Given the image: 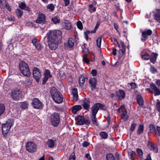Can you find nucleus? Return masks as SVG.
<instances>
[{"label":"nucleus","mask_w":160,"mask_h":160,"mask_svg":"<svg viewBox=\"0 0 160 160\" xmlns=\"http://www.w3.org/2000/svg\"><path fill=\"white\" fill-rule=\"evenodd\" d=\"M32 104L33 108L36 109H41L43 107L42 102L37 98L33 99Z\"/></svg>","instance_id":"obj_8"},{"label":"nucleus","mask_w":160,"mask_h":160,"mask_svg":"<svg viewBox=\"0 0 160 160\" xmlns=\"http://www.w3.org/2000/svg\"><path fill=\"white\" fill-rule=\"evenodd\" d=\"M77 26L80 30H82L83 28V26L82 22L80 21H78L77 22Z\"/></svg>","instance_id":"obj_43"},{"label":"nucleus","mask_w":160,"mask_h":160,"mask_svg":"<svg viewBox=\"0 0 160 160\" xmlns=\"http://www.w3.org/2000/svg\"><path fill=\"white\" fill-rule=\"evenodd\" d=\"M91 73L93 76H95L97 75V71L95 69H92L91 72Z\"/></svg>","instance_id":"obj_52"},{"label":"nucleus","mask_w":160,"mask_h":160,"mask_svg":"<svg viewBox=\"0 0 160 160\" xmlns=\"http://www.w3.org/2000/svg\"><path fill=\"white\" fill-rule=\"evenodd\" d=\"M137 152L139 157L140 158H142L143 155L142 151L141 149H137Z\"/></svg>","instance_id":"obj_44"},{"label":"nucleus","mask_w":160,"mask_h":160,"mask_svg":"<svg viewBox=\"0 0 160 160\" xmlns=\"http://www.w3.org/2000/svg\"><path fill=\"white\" fill-rule=\"evenodd\" d=\"M137 101L138 103L140 105L142 106L143 104V100L142 97L140 95L137 96Z\"/></svg>","instance_id":"obj_28"},{"label":"nucleus","mask_w":160,"mask_h":160,"mask_svg":"<svg viewBox=\"0 0 160 160\" xmlns=\"http://www.w3.org/2000/svg\"><path fill=\"white\" fill-rule=\"evenodd\" d=\"M117 98L119 100H121L125 97V92L122 90L119 89L116 92Z\"/></svg>","instance_id":"obj_13"},{"label":"nucleus","mask_w":160,"mask_h":160,"mask_svg":"<svg viewBox=\"0 0 160 160\" xmlns=\"http://www.w3.org/2000/svg\"><path fill=\"white\" fill-rule=\"evenodd\" d=\"M47 144L49 148H54L56 145V139L54 138L49 139L47 141Z\"/></svg>","instance_id":"obj_16"},{"label":"nucleus","mask_w":160,"mask_h":160,"mask_svg":"<svg viewBox=\"0 0 160 160\" xmlns=\"http://www.w3.org/2000/svg\"><path fill=\"white\" fill-rule=\"evenodd\" d=\"M32 81L30 79H28L26 81V83L28 85H30L31 84Z\"/></svg>","instance_id":"obj_59"},{"label":"nucleus","mask_w":160,"mask_h":160,"mask_svg":"<svg viewBox=\"0 0 160 160\" xmlns=\"http://www.w3.org/2000/svg\"><path fill=\"white\" fill-rule=\"evenodd\" d=\"M77 123L80 125L85 124L88 125L90 123V121L89 120H85L84 118L81 116H79L76 118Z\"/></svg>","instance_id":"obj_9"},{"label":"nucleus","mask_w":160,"mask_h":160,"mask_svg":"<svg viewBox=\"0 0 160 160\" xmlns=\"http://www.w3.org/2000/svg\"><path fill=\"white\" fill-rule=\"evenodd\" d=\"M16 13L18 17L19 18L21 17L22 15L23 11L19 9H18L16 10Z\"/></svg>","instance_id":"obj_39"},{"label":"nucleus","mask_w":160,"mask_h":160,"mask_svg":"<svg viewBox=\"0 0 160 160\" xmlns=\"http://www.w3.org/2000/svg\"><path fill=\"white\" fill-rule=\"evenodd\" d=\"M151 72L153 73H155L157 72V69L154 67L151 66L150 68Z\"/></svg>","instance_id":"obj_49"},{"label":"nucleus","mask_w":160,"mask_h":160,"mask_svg":"<svg viewBox=\"0 0 160 160\" xmlns=\"http://www.w3.org/2000/svg\"><path fill=\"white\" fill-rule=\"evenodd\" d=\"M148 146L150 148L151 150L154 152L157 153L158 151V148L157 145L154 143H152L149 141L148 142Z\"/></svg>","instance_id":"obj_19"},{"label":"nucleus","mask_w":160,"mask_h":160,"mask_svg":"<svg viewBox=\"0 0 160 160\" xmlns=\"http://www.w3.org/2000/svg\"><path fill=\"white\" fill-rule=\"evenodd\" d=\"M72 93V95L78 94L77 89L76 88H73Z\"/></svg>","instance_id":"obj_55"},{"label":"nucleus","mask_w":160,"mask_h":160,"mask_svg":"<svg viewBox=\"0 0 160 160\" xmlns=\"http://www.w3.org/2000/svg\"><path fill=\"white\" fill-rule=\"evenodd\" d=\"M120 49L119 50V57H121L122 55L125 53L126 52V48H122L120 49V47H119Z\"/></svg>","instance_id":"obj_30"},{"label":"nucleus","mask_w":160,"mask_h":160,"mask_svg":"<svg viewBox=\"0 0 160 160\" xmlns=\"http://www.w3.org/2000/svg\"><path fill=\"white\" fill-rule=\"evenodd\" d=\"M26 150L29 152L33 153L35 152L37 148L36 144L33 142H28L26 144Z\"/></svg>","instance_id":"obj_5"},{"label":"nucleus","mask_w":160,"mask_h":160,"mask_svg":"<svg viewBox=\"0 0 160 160\" xmlns=\"http://www.w3.org/2000/svg\"><path fill=\"white\" fill-rule=\"evenodd\" d=\"M52 76L50 71L48 70H45L44 72V77L43 78L42 84H45L48 79Z\"/></svg>","instance_id":"obj_18"},{"label":"nucleus","mask_w":160,"mask_h":160,"mask_svg":"<svg viewBox=\"0 0 160 160\" xmlns=\"http://www.w3.org/2000/svg\"><path fill=\"white\" fill-rule=\"evenodd\" d=\"M130 85L131 86V88L132 89H134L136 88L137 85L135 83L133 82L130 84Z\"/></svg>","instance_id":"obj_57"},{"label":"nucleus","mask_w":160,"mask_h":160,"mask_svg":"<svg viewBox=\"0 0 160 160\" xmlns=\"http://www.w3.org/2000/svg\"><path fill=\"white\" fill-rule=\"evenodd\" d=\"M149 131L150 133H153L156 131L155 127L153 124H151L149 125Z\"/></svg>","instance_id":"obj_42"},{"label":"nucleus","mask_w":160,"mask_h":160,"mask_svg":"<svg viewBox=\"0 0 160 160\" xmlns=\"http://www.w3.org/2000/svg\"><path fill=\"white\" fill-rule=\"evenodd\" d=\"M51 93L53 100L57 103H62L63 100V97L62 94L57 90L54 89V91L52 89L51 90Z\"/></svg>","instance_id":"obj_2"},{"label":"nucleus","mask_w":160,"mask_h":160,"mask_svg":"<svg viewBox=\"0 0 160 160\" xmlns=\"http://www.w3.org/2000/svg\"><path fill=\"white\" fill-rule=\"evenodd\" d=\"M82 108L81 106L76 105L72 107V111L73 113L76 114L77 112L80 110Z\"/></svg>","instance_id":"obj_24"},{"label":"nucleus","mask_w":160,"mask_h":160,"mask_svg":"<svg viewBox=\"0 0 160 160\" xmlns=\"http://www.w3.org/2000/svg\"><path fill=\"white\" fill-rule=\"evenodd\" d=\"M150 87L154 91L155 95H160V90L154 83H151L150 85Z\"/></svg>","instance_id":"obj_20"},{"label":"nucleus","mask_w":160,"mask_h":160,"mask_svg":"<svg viewBox=\"0 0 160 160\" xmlns=\"http://www.w3.org/2000/svg\"><path fill=\"white\" fill-rule=\"evenodd\" d=\"M5 109V105L2 103L0 104V116H1L4 112Z\"/></svg>","instance_id":"obj_29"},{"label":"nucleus","mask_w":160,"mask_h":160,"mask_svg":"<svg viewBox=\"0 0 160 160\" xmlns=\"http://www.w3.org/2000/svg\"><path fill=\"white\" fill-rule=\"evenodd\" d=\"M10 95L14 100L17 101L21 98L22 92L19 89L14 90L11 92Z\"/></svg>","instance_id":"obj_7"},{"label":"nucleus","mask_w":160,"mask_h":160,"mask_svg":"<svg viewBox=\"0 0 160 160\" xmlns=\"http://www.w3.org/2000/svg\"><path fill=\"white\" fill-rule=\"evenodd\" d=\"M64 1L65 2V6H67L69 5L70 2L69 0H64Z\"/></svg>","instance_id":"obj_60"},{"label":"nucleus","mask_w":160,"mask_h":160,"mask_svg":"<svg viewBox=\"0 0 160 160\" xmlns=\"http://www.w3.org/2000/svg\"><path fill=\"white\" fill-rule=\"evenodd\" d=\"M59 117L57 113H54L51 116V122L54 126H57L59 122Z\"/></svg>","instance_id":"obj_6"},{"label":"nucleus","mask_w":160,"mask_h":160,"mask_svg":"<svg viewBox=\"0 0 160 160\" xmlns=\"http://www.w3.org/2000/svg\"><path fill=\"white\" fill-rule=\"evenodd\" d=\"M126 112H125L123 113L121 116L122 119H123V120L125 121H126L127 119V118H126Z\"/></svg>","instance_id":"obj_53"},{"label":"nucleus","mask_w":160,"mask_h":160,"mask_svg":"<svg viewBox=\"0 0 160 160\" xmlns=\"http://www.w3.org/2000/svg\"><path fill=\"white\" fill-rule=\"evenodd\" d=\"M142 58L145 60H148L150 58V57L149 55L145 54L142 56Z\"/></svg>","instance_id":"obj_50"},{"label":"nucleus","mask_w":160,"mask_h":160,"mask_svg":"<svg viewBox=\"0 0 160 160\" xmlns=\"http://www.w3.org/2000/svg\"><path fill=\"white\" fill-rule=\"evenodd\" d=\"M32 42L33 44L35 46L38 50H40L42 48L41 45L38 40L36 39L32 40Z\"/></svg>","instance_id":"obj_22"},{"label":"nucleus","mask_w":160,"mask_h":160,"mask_svg":"<svg viewBox=\"0 0 160 160\" xmlns=\"http://www.w3.org/2000/svg\"><path fill=\"white\" fill-rule=\"evenodd\" d=\"M62 32L59 30L49 31L45 37L50 49L55 50L62 38Z\"/></svg>","instance_id":"obj_1"},{"label":"nucleus","mask_w":160,"mask_h":160,"mask_svg":"<svg viewBox=\"0 0 160 160\" xmlns=\"http://www.w3.org/2000/svg\"><path fill=\"white\" fill-rule=\"evenodd\" d=\"M52 21L54 24H56L59 23L60 22L59 19H58L57 17H54L52 18Z\"/></svg>","instance_id":"obj_40"},{"label":"nucleus","mask_w":160,"mask_h":160,"mask_svg":"<svg viewBox=\"0 0 160 160\" xmlns=\"http://www.w3.org/2000/svg\"><path fill=\"white\" fill-rule=\"evenodd\" d=\"M64 45L66 47L70 48H72L74 45L73 40L72 38H70L67 42L64 43Z\"/></svg>","instance_id":"obj_21"},{"label":"nucleus","mask_w":160,"mask_h":160,"mask_svg":"<svg viewBox=\"0 0 160 160\" xmlns=\"http://www.w3.org/2000/svg\"><path fill=\"white\" fill-rule=\"evenodd\" d=\"M82 106L85 109H88L90 106V101L87 98H84L83 100Z\"/></svg>","instance_id":"obj_23"},{"label":"nucleus","mask_w":160,"mask_h":160,"mask_svg":"<svg viewBox=\"0 0 160 160\" xmlns=\"http://www.w3.org/2000/svg\"><path fill=\"white\" fill-rule=\"evenodd\" d=\"M62 25L65 29L69 30L72 28V25L70 22L68 20H64L62 23Z\"/></svg>","instance_id":"obj_15"},{"label":"nucleus","mask_w":160,"mask_h":160,"mask_svg":"<svg viewBox=\"0 0 160 160\" xmlns=\"http://www.w3.org/2000/svg\"><path fill=\"white\" fill-rule=\"evenodd\" d=\"M145 160H152L151 155L150 154H148L147 158Z\"/></svg>","instance_id":"obj_64"},{"label":"nucleus","mask_w":160,"mask_h":160,"mask_svg":"<svg viewBox=\"0 0 160 160\" xmlns=\"http://www.w3.org/2000/svg\"><path fill=\"white\" fill-rule=\"evenodd\" d=\"M82 144L83 147H86L89 145V143L85 141Z\"/></svg>","instance_id":"obj_61"},{"label":"nucleus","mask_w":160,"mask_h":160,"mask_svg":"<svg viewBox=\"0 0 160 160\" xmlns=\"http://www.w3.org/2000/svg\"><path fill=\"white\" fill-rule=\"evenodd\" d=\"M89 11H92L93 12H95L96 10V8L94 7L92 4H90L89 6Z\"/></svg>","instance_id":"obj_45"},{"label":"nucleus","mask_w":160,"mask_h":160,"mask_svg":"<svg viewBox=\"0 0 160 160\" xmlns=\"http://www.w3.org/2000/svg\"><path fill=\"white\" fill-rule=\"evenodd\" d=\"M33 76L37 82H38L41 77V71L38 68L35 67L33 69Z\"/></svg>","instance_id":"obj_10"},{"label":"nucleus","mask_w":160,"mask_h":160,"mask_svg":"<svg viewBox=\"0 0 160 160\" xmlns=\"http://www.w3.org/2000/svg\"><path fill=\"white\" fill-rule=\"evenodd\" d=\"M144 126L142 125H140L139 126L138 128L137 131V133L138 134H140L142 133L143 131Z\"/></svg>","instance_id":"obj_31"},{"label":"nucleus","mask_w":160,"mask_h":160,"mask_svg":"<svg viewBox=\"0 0 160 160\" xmlns=\"http://www.w3.org/2000/svg\"><path fill=\"white\" fill-rule=\"evenodd\" d=\"M158 56V54L157 53H153L151 55V57L150 58L151 61L152 63L155 62L157 59Z\"/></svg>","instance_id":"obj_27"},{"label":"nucleus","mask_w":160,"mask_h":160,"mask_svg":"<svg viewBox=\"0 0 160 160\" xmlns=\"http://www.w3.org/2000/svg\"><path fill=\"white\" fill-rule=\"evenodd\" d=\"M72 99L74 101H76L78 99V94L72 95Z\"/></svg>","instance_id":"obj_51"},{"label":"nucleus","mask_w":160,"mask_h":160,"mask_svg":"<svg viewBox=\"0 0 160 160\" xmlns=\"http://www.w3.org/2000/svg\"><path fill=\"white\" fill-rule=\"evenodd\" d=\"M13 124L12 120L8 119L6 123L2 124V130L3 134L6 135Z\"/></svg>","instance_id":"obj_4"},{"label":"nucleus","mask_w":160,"mask_h":160,"mask_svg":"<svg viewBox=\"0 0 160 160\" xmlns=\"http://www.w3.org/2000/svg\"><path fill=\"white\" fill-rule=\"evenodd\" d=\"M19 68L21 73L24 76L28 77L30 74V72L27 64L24 62L21 61L19 64Z\"/></svg>","instance_id":"obj_3"},{"label":"nucleus","mask_w":160,"mask_h":160,"mask_svg":"<svg viewBox=\"0 0 160 160\" xmlns=\"http://www.w3.org/2000/svg\"><path fill=\"white\" fill-rule=\"evenodd\" d=\"M154 18L158 22H160V10H156L154 14Z\"/></svg>","instance_id":"obj_26"},{"label":"nucleus","mask_w":160,"mask_h":160,"mask_svg":"<svg viewBox=\"0 0 160 160\" xmlns=\"http://www.w3.org/2000/svg\"><path fill=\"white\" fill-rule=\"evenodd\" d=\"M116 52H117V49L115 48H113L112 49V53L113 54L114 56L116 55L117 54Z\"/></svg>","instance_id":"obj_62"},{"label":"nucleus","mask_w":160,"mask_h":160,"mask_svg":"<svg viewBox=\"0 0 160 160\" xmlns=\"http://www.w3.org/2000/svg\"><path fill=\"white\" fill-rule=\"evenodd\" d=\"M152 33V31L150 29L145 30L142 32V37L141 40L142 42H144L148 38L147 36L151 35Z\"/></svg>","instance_id":"obj_11"},{"label":"nucleus","mask_w":160,"mask_h":160,"mask_svg":"<svg viewBox=\"0 0 160 160\" xmlns=\"http://www.w3.org/2000/svg\"><path fill=\"white\" fill-rule=\"evenodd\" d=\"M47 8L52 11L54 10V6L52 4H50L47 6Z\"/></svg>","instance_id":"obj_46"},{"label":"nucleus","mask_w":160,"mask_h":160,"mask_svg":"<svg viewBox=\"0 0 160 160\" xmlns=\"http://www.w3.org/2000/svg\"><path fill=\"white\" fill-rule=\"evenodd\" d=\"M157 108L159 111H160V102L158 100L157 103Z\"/></svg>","instance_id":"obj_56"},{"label":"nucleus","mask_w":160,"mask_h":160,"mask_svg":"<svg viewBox=\"0 0 160 160\" xmlns=\"http://www.w3.org/2000/svg\"><path fill=\"white\" fill-rule=\"evenodd\" d=\"M157 130L158 135L159 136H160V127L158 126H157Z\"/></svg>","instance_id":"obj_63"},{"label":"nucleus","mask_w":160,"mask_h":160,"mask_svg":"<svg viewBox=\"0 0 160 160\" xmlns=\"http://www.w3.org/2000/svg\"><path fill=\"white\" fill-rule=\"evenodd\" d=\"M91 89L93 90L95 89L97 83V79L94 78H91L89 81Z\"/></svg>","instance_id":"obj_14"},{"label":"nucleus","mask_w":160,"mask_h":160,"mask_svg":"<svg viewBox=\"0 0 160 160\" xmlns=\"http://www.w3.org/2000/svg\"><path fill=\"white\" fill-rule=\"evenodd\" d=\"M92 119L93 123L96 126H98V124L97 122V120L96 118V115H92Z\"/></svg>","instance_id":"obj_37"},{"label":"nucleus","mask_w":160,"mask_h":160,"mask_svg":"<svg viewBox=\"0 0 160 160\" xmlns=\"http://www.w3.org/2000/svg\"><path fill=\"white\" fill-rule=\"evenodd\" d=\"M100 135L101 138L106 139L108 137V134L104 132H100Z\"/></svg>","instance_id":"obj_33"},{"label":"nucleus","mask_w":160,"mask_h":160,"mask_svg":"<svg viewBox=\"0 0 160 160\" xmlns=\"http://www.w3.org/2000/svg\"><path fill=\"white\" fill-rule=\"evenodd\" d=\"M102 41V38L99 37L96 40L97 45L98 48H100L101 42Z\"/></svg>","instance_id":"obj_38"},{"label":"nucleus","mask_w":160,"mask_h":160,"mask_svg":"<svg viewBox=\"0 0 160 160\" xmlns=\"http://www.w3.org/2000/svg\"><path fill=\"white\" fill-rule=\"evenodd\" d=\"M59 74L60 76V78L62 79H63L66 78V76L64 72L62 71H60Z\"/></svg>","instance_id":"obj_41"},{"label":"nucleus","mask_w":160,"mask_h":160,"mask_svg":"<svg viewBox=\"0 0 160 160\" xmlns=\"http://www.w3.org/2000/svg\"><path fill=\"white\" fill-rule=\"evenodd\" d=\"M46 18L45 15L43 14L39 15L38 18L36 20V23L40 24H44L45 22Z\"/></svg>","instance_id":"obj_17"},{"label":"nucleus","mask_w":160,"mask_h":160,"mask_svg":"<svg viewBox=\"0 0 160 160\" xmlns=\"http://www.w3.org/2000/svg\"><path fill=\"white\" fill-rule=\"evenodd\" d=\"M107 160H115L114 156L111 153H109L106 156Z\"/></svg>","instance_id":"obj_32"},{"label":"nucleus","mask_w":160,"mask_h":160,"mask_svg":"<svg viewBox=\"0 0 160 160\" xmlns=\"http://www.w3.org/2000/svg\"><path fill=\"white\" fill-rule=\"evenodd\" d=\"M89 33V31H87L86 32H85L84 33V38L87 41L88 39V34Z\"/></svg>","instance_id":"obj_54"},{"label":"nucleus","mask_w":160,"mask_h":160,"mask_svg":"<svg viewBox=\"0 0 160 160\" xmlns=\"http://www.w3.org/2000/svg\"><path fill=\"white\" fill-rule=\"evenodd\" d=\"M75 156L74 152L72 153L69 157V160H75Z\"/></svg>","instance_id":"obj_47"},{"label":"nucleus","mask_w":160,"mask_h":160,"mask_svg":"<svg viewBox=\"0 0 160 160\" xmlns=\"http://www.w3.org/2000/svg\"><path fill=\"white\" fill-rule=\"evenodd\" d=\"M88 58L89 59H90V61L91 62H93L94 61L95 59L94 56H93V57L92 56L90 57L88 56Z\"/></svg>","instance_id":"obj_58"},{"label":"nucleus","mask_w":160,"mask_h":160,"mask_svg":"<svg viewBox=\"0 0 160 160\" xmlns=\"http://www.w3.org/2000/svg\"><path fill=\"white\" fill-rule=\"evenodd\" d=\"M19 7L22 9H24L29 12L30 9L28 7H26V3L23 2H21L19 4Z\"/></svg>","instance_id":"obj_25"},{"label":"nucleus","mask_w":160,"mask_h":160,"mask_svg":"<svg viewBox=\"0 0 160 160\" xmlns=\"http://www.w3.org/2000/svg\"><path fill=\"white\" fill-rule=\"evenodd\" d=\"M79 83L80 85H83L85 82V78L83 76H80L79 78Z\"/></svg>","instance_id":"obj_34"},{"label":"nucleus","mask_w":160,"mask_h":160,"mask_svg":"<svg viewBox=\"0 0 160 160\" xmlns=\"http://www.w3.org/2000/svg\"><path fill=\"white\" fill-rule=\"evenodd\" d=\"M83 61L87 64H89L90 62V60L87 57L86 54H85L83 57Z\"/></svg>","instance_id":"obj_36"},{"label":"nucleus","mask_w":160,"mask_h":160,"mask_svg":"<svg viewBox=\"0 0 160 160\" xmlns=\"http://www.w3.org/2000/svg\"><path fill=\"white\" fill-rule=\"evenodd\" d=\"M136 123H132L131 125V127H130V130L131 131H133L135 128V127L136 126Z\"/></svg>","instance_id":"obj_48"},{"label":"nucleus","mask_w":160,"mask_h":160,"mask_svg":"<svg viewBox=\"0 0 160 160\" xmlns=\"http://www.w3.org/2000/svg\"><path fill=\"white\" fill-rule=\"evenodd\" d=\"M28 104L26 102H22L21 103L20 107L23 109H25L28 107Z\"/></svg>","instance_id":"obj_35"},{"label":"nucleus","mask_w":160,"mask_h":160,"mask_svg":"<svg viewBox=\"0 0 160 160\" xmlns=\"http://www.w3.org/2000/svg\"><path fill=\"white\" fill-rule=\"evenodd\" d=\"M104 106L103 104L99 103H97L94 104L92 107V115H96L99 108H103Z\"/></svg>","instance_id":"obj_12"}]
</instances>
